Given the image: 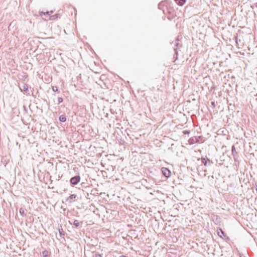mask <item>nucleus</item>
<instances>
[{
	"label": "nucleus",
	"instance_id": "f3484780",
	"mask_svg": "<svg viewBox=\"0 0 257 257\" xmlns=\"http://www.w3.org/2000/svg\"><path fill=\"white\" fill-rule=\"evenodd\" d=\"M43 253L45 255H46V254L48 253V252L47 251H44Z\"/></svg>",
	"mask_w": 257,
	"mask_h": 257
},
{
	"label": "nucleus",
	"instance_id": "1a4fd4ad",
	"mask_svg": "<svg viewBox=\"0 0 257 257\" xmlns=\"http://www.w3.org/2000/svg\"><path fill=\"white\" fill-rule=\"evenodd\" d=\"M217 233L218 235L221 237H222V235H224V232L221 229H220V231H218Z\"/></svg>",
	"mask_w": 257,
	"mask_h": 257
},
{
	"label": "nucleus",
	"instance_id": "6e6552de",
	"mask_svg": "<svg viewBox=\"0 0 257 257\" xmlns=\"http://www.w3.org/2000/svg\"><path fill=\"white\" fill-rule=\"evenodd\" d=\"M81 222H80L78 220H75L74 221V222H73V224L74 225L76 226V227H78L80 226V224H81Z\"/></svg>",
	"mask_w": 257,
	"mask_h": 257
},
{
	"label": "nucleus",
	"instance_id": "2eb2a0df",
	"mask_svg": "<svg viewBox=\"0 0 257 257\" xmlns=\"http://www.w3.org/2000/svg\"><path fill=\"white\" fill-rule=\"evenodd\" d=\"M174 51L175 52V54L176 55V59H177L178 52H177V49L176 48L174 49Z\"/></svg>",
	"mask_w": 257,
	"mask_h": 257
},
{
	"label": "nucleus",
	"instance_id": "4468645a",
	"mask_svg": "<svg viewBox=\"0 0 257 257\" xmlns=\"http://www.w3.org/2000/svg\"><path fill=\"white\" fill-rule=\"evenodd\" d=\"M52 89H53V91H57V87H54V86H53V87H52Z\"/></svg>",
	"mask_w": 257,
	"mask_h": 257
},
{
	"label": "nucleus",
	"instance_id": "423d86ee",
	"mask_svg": "<svg viewBox=\"0 0 257 257\" xmlns=\"http://www.w3.org/2000/svg\"><path fill=\"white\" fill-rule=\"evenodd\" d=\"M177 5L182 6L186 2V0H175Z\"/></svg>",
	"mask_w": 257,
	"mask_h": 257
},
{
	"label": "nucleus",
	"instance_id": "9d476101",
	"mask_svg": "<svg viewBox=\"0 0 257 257\" xmlns=\"http://www.w3.org/2000/svg\"><path fill=\"white\" fill-rule=\"evenodd\" d=\"M76 195H75V194H72V195H71L69 197V198H70V199L73 200V199H74L76 198Z\"/></svg>",
	"mask_w": 257,
	"mask_h": 257
},
{
	"label": "nucleus",
	"instance_id": "ddd939ff",
	"mask_svg": "<svg viewBox=\"0 0 257 257\" xmlns=\"http://www.w3.org/2000/svg\"><path fill=\"white\" fill-rule=\"evenodd\" d=\"M183 133L185 135L189 134V132L188 131H184Z\"/></svg>",
	"mask_w": 257,
	"mask_h": 257
},
{
	"label": "nucleus",
	"instance_id": "7ed1b4c3",
	"mask_svg": "<svg viewBox=\"0 0 257 257\" xmlns=\"http://www.w3.org/2000/svg\"><path fill=\"white\" fill-rule=\"evenodd\" d=\"M138 236V232L135 229H130V237L132 239L136 238Z\"/></svg>",
	"mask_w": 257,
	"mask_h": 257
},
{
	"label": "nucleus",
	"instance_id": "dca6fc26",
	"mask_svg": "<svg viewBox=\"0 0 257 257\" xmlns=\"http://www.w3.org/2000/svg\"><path fill=\"white\" fill-rule=\"evenodd\" d=\"M235 151V147L234 146H233L232 147V152L233 154L234 153V151Z\"/></svg>",
	"mask_w": 257,
	"mask_h": 257
},
{
	"label": "nucleus",
	"instance_id": "6ab92c4d",
	"mask_svg": "<svg viewBox=\"0 0 257 257\" xmlns=\"http://www.w3.org/2000/svg\"><path fill=\"white\" fill-rule=\"evenodd\" d=\"M212 105H214V102H212Z\"/></svg>",
	"mask_w": 257,
	"mask_h": 257
},
{
	"label": "nucleus",
	"instance_id": "9b49d317",
	"mask_svg": "<svg viewBox=\"0 0 257 257\" xmlns=\"http://www.w3.org/2000/svg\"><path fill=\"white\" fill-rule=\"evenodd\" d=\"M58 101L59 103H61L63 101V98L61 97H59L58 98Z\"/></svg>",
	"mask_w": 257,
	"mask_h": 257
},
{
	"label": "nucleus",
	"instance_id": "f8f14e48",
	"mask_svg": "<svg viewBox=\"0 0 257 257\" xmlns=\"http://www.w3.org/2000/svg\"><path fill=\"white\" fill-rule=\"evenodd\" d=\"M20 213L21 214H24V213H25L24 210L23 209H22V208H21V209H20Z\"/></svg>",
	"mask_w": 257,
	"mask_h": 257
},
{
	"label": "nucleus",
	"instance_id": "20e7f679",
	"mask_svg": "<svg viewBox=\"0 0 257 257\" xmlns=\"http://www.w3.org/2000/svg\"><path fill=\"white\" fill-rule=\"evenodd\" d=\"M80 181V177L79 176H76L72 177L70 179V182L73 185H76L78 184Z\"/></svg>",
	"mask_w": 257,
	"mask_h": 257
},
{
	"label": "nucleus",
	"instance_id": "39448f33",
	"mask_svg": "<svg viewBox=\"0 0 257 257\" xmlns=\"http://www.w3.org/2000/svg\"><path fill=\"white\" fill-rule=\"evenodd\" d=\"M162 172L164 175L167 178L169 177L171 174L170 171L166 168H162Z\"/></svg>",
	"mask_w": 257,
	"mask_h": 257
},
{
	"label": "nucleus",
	"instance_id": "f03ea898",
	"mask_svg": "<svg viewBox=\"0 0 257 257\" xmlns=\"http://www.w3.org/2000/svg\"><path fill=\"white\" fill-rule=\"evenodd\" d=\"M201 161L202 163L205 166H208L211 165L213 164V162L212 161H210L208 158H201Z\"/></svg>",
	"mask_w": 257,
	"mask_h": 257
},
{
	"label": "nucleus",
	"instance_id": "f257e3e1",
	"mask_svg": "<svg viewBox=\"0 0 257 257\" xmlns=\"http://www.w3.org/2000/svg\"><path fill=\"white\" fill-rule=\"evenodd\" d=\"M158 9L162 10L164 15L167 16V19L169 21H173L176 16L173 4L170 1H162L158 4Z\"/></svg>",
	"mask_w": 257,
	"mask_h": 257
},
{
	"label": "nucleus",
	"instance_id": "a211bd4d",
	"mask_svg": "<svg viewBox=\"0 0 257 257\" xmlns=\"http://www.w3.org/2000/svg\"><path fill=\"white\" fill-rule=\"evenodd\" d=\"M235 39H236V43L237 44V37H235Z\"/></svg>",
	"mask_w": 257,
	"mask_h": 257
},
{
	"label": "nucleus",
	"instance_id": "0eeeda50",
	"mask_svg": "<svg viewBox=\"0 0 257 257\" xmlns=\"http://www.w3.org/2000/svg\"><path fill=\"white\" fill-rule=\"evenodd\" d=\"M59 120L62 122H65L66 120V117L64 115H61L59 116Z\"/></svg>",
	"mask_w": 257,
	"mask_h": 257
},
{
	"label": "nucleus",
	"instance_id": "aec40b11",
	"mask_svg": "<svg viewBox=\"0 0 257 257\" xmlns=\"http://www.w3.org/2000/svg\"><path fill=\"white\" fill-rule=\"evenodd\" d=\"M178 44H179L178 43H176V45L177 46H178Z\"/></svg>",
	"mask_w": 257,
	"mask_h": 257
},
{
	"label": "nucleus",
	"instance_id": "412c9836",
	"mask_svg": "<svg viewBox=\"0 0 257 257\" xmlns=\"http://www.w3.org/2000/svg\"><path fill=\"white\" fill-rule=\"evenodd\" d=\"M131 249L133 250V247H131Z\"/></svg>",
	"mask_w": 257,
	"mask_h": 257
}]
</instances>
